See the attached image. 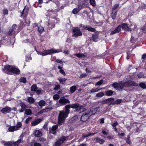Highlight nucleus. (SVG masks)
I'll return each instance as SVG.
<instances>
[{
	"label": "nucleus",
	"mask_w": 146,
	"mask_h": 146,
	"mask_svg": "<svg viewBox=\"0 0 146 146\" xmlns=\"http://www.w3.org/2000/svg\"><path fill=\"white\" fill-rule=\"evenodd\" d=\"M82 107V106L80 105L78 103L66 105L64 109H65V111L62 110L59 111L58 119V124L60 125L64 124L66 118L68 117L70 113V108L75 109L76 111H79Z\"/></svg>",
	"instance_id": "1"
},
{
	"label": "nucleus",
	"mask_w": 146,
	"mask_h": 146,
	"mask_svg": "<svg viewBox=\"0 0 146 146\" xmlns=\"http://www.w3.org/2000/svg\"><path fill=\"white\" fill-rule=\"evenodd\" d=\"M112 86L116 90H121L125 86L124 82L121 81L119 83H114L112 84Z\"/></svg>",
	"instance_id": "2"
},
{
	"label": "nucleus",
	"mask_w": 146,
	"mask_h": 146,
	"mask_svg": "<svg viewBox=\"0 0 146 146\" xmlns=\"http://www.w3.org/2000/svg\"><path fill=\"white\" fill-rule=\"evenodd\" d=\"M22 123L20 122H18L16 126H11L8 128V130L10 132H13L14 131L19 130L22 126Z\"/></svg>",
	"instance_id": "3"
},
{
	"label": "nucleus",
	"mask_w": 146,
	"mask_h": 146,
	"mask_svg": "<svg viewBox=\"0 0 146 146\" xmlns=\"http://www.w3.org/2000/svg\"><path fill=\"white\" fill-rule=\"evenodd\" d=\"M68 139V136H63L61 137L55 142L54 144L55 146H60L65 141Z\"/></svg>",
	"instance_id": "4"
},
{
	"label": "nucleus",
	"mask_w": 146,
	"mask_h": 146,
	"mask_svg": "<svg viewBox=\"0 0 146 146\" xmlns=\"http://www.w3.org/2000/svg\"><path fill=\"white\" fill-rule=\"evenodd\" d=\"M80 30V29L77 27L74 28L73 30L74 34L72 36L77 38L78 36H81L82 35V33Z\"/></svg>",
	"instance_id": "5"
},
{
	"label": "nucleus",
	"mask_w": 146,
	"mask_h": 146,
	"mask_svg": "<svg viewBox=\"0 0 146 146\" xmlns=\"http://www.w3.org/2000/svg\"><path fill=\"white\" fill-rule=\"evenodd\" d=\"M100 111V107H98L96 108H94L91 109L88 112L89 113V115L91 116L95 114L98 113Z\"/></svg>",
	"instance_id": "6"
},
{
	"label": "nucleus",
	"mask_w": 146,
	"mask_h": 146,
	"mask_svg": "<svg viewBox=\"0 0 146 146\" xmlns=\"http://www.w3.org/2000/svg\"><path fill=\"white\" fill-rule=\"evenodd\" d=\"M54 19L53 20H52L51 21H49L47 25V29L50 30V29H52V28H54L55 26V24L59 22L58 20L57 22H55Z\"/></svg>",
	"instance_id": "7"
},
{
	"label": "nucleus",
	"mask_w": 146,
	"mask_h": 146,
	"mask_svg": "<svg viewBox=\"0 0 146 146\" xmlns=\"http://www.w3.org/2000/svg\"><path fill=\"white\" fill-rule=\"evenodd\" d=\"M59 103L61 104V106H63L67 104H69L70 101L68 100L65 98L64 97L62 96L59 100Z\"/></svg>",
	"instance_id": "8"
},
{
	"label": "nucleus",
	"mask_w": 146,
	"mask_h": 146,
	"mask_svg": "<svg viewBox=\"0 0 146 146\" xmlns=\"http://www.w3.org/2000/svg\"><path fill=\"white\" fill-rule=\"evenodd\" d=\"M124 85L125 87L137 86L138 84L133 81L128 80L124 82Z\"/></svg>",
	"instance_id": "9"
},
{
	"label": "nucleus",
	"mask_w": 146,
	"mask_h": 146,
	"mask_svg": "<svg viewBox=\"0 0 146 146\" xmlns=\"http://www.w3.org/2000/svg\"><path fill=\"white\" fill-rule=\"evenodd\" d=\"M115 99L113 98H111L102 101V103L103 104H107L109 105L111 104L113 105V101Z\"/></svg>",
	"instance_id": "10"
},
{
	"label": "nucleus",
	"mask_w": 146,
	"mask_h": 146,
	"mask_svg": "<svg viewBox=\"0 0 146 146\" xmlns=\"http://www.w3.org/2000/svg\"><path fill=\"white\" fill-rule=\"evenodd\" d=\"M61 51H58V50L54 49L48 50H44L43 52V56H45L46 55L52 53H55Z\"/></svg>",
	"instance_id": "11"
},
{
	"label": "nucleus",
	"mask_w": 146,
	"mask_h": 146,
	"mask_svg": "<svg viewBox=\"0 0 146 146\" xmlns=\"http://www.w3.org/2000/svg\"><path fill=\"white\" fill-rule=\"evenodd\" d=\"M90 116H91L89 115V113L87 112L82 115L81 120L82 121L85 122L89 119Z\"/></svg>",
	"instance_id": "12"
},
{
	"label": "nucleus",
	"mask_w": 146,
	"mask_h": 146,
	"mask_svg": "<svg viewBox=\"0 0 146 146\" xmlns=\"http://www.w3.org/2000/svg\"><path fill=\"white\" fill-rule=\"evenodd\" d=\"M12 110V109L8 106H6L5 107L3 108L1 110V112L4 113L6 114L9 113L11 112Z\"/></svg>",
	"instance_id": "13"
},
{
	"label": "nucleus",
	"mask_w": 146,
	"mask_h": 146,
	"mask_svg": "<svg viewBox=\"0 0 146 146\" xmlns=\"http://www.w3.org/2000/svg\"><path fill=\"white\" fill-rule=\"evenodd\" d=\"M58 128V125H56L52 126L51 129H49L50 133L56 135V130Z\"/></svg>",
	"instance_id": "14"
},
{
	"label": "nucleus",
	"mask_w": 146,
	"mask_h": 146,
	"mask_svg": "<svg viewBox=\"0 0 146 146\" xmlns=\"http://www.w3.org/2000/svg\"><path fill=\"white\" fill-rule=\"evenodd\" d=\"M1 143L3 144L4 146H15L13 141H2Z\"/></svg>",
	"instance_id": "15"
},
{
	"label": "nucleus",
	"mask_w": 146,
	"mask_h": 146,
	"mask_svg": "<svg viewBox=\"0 0 146 146\" xmlns=\"http://www.w3.org/2000/svg\"><path fill=\"white\" fill-rule=\"evenodd\" d=\"M12 66L7 65L4 66V68L2 69L3 71L5 72H7V71L11 72V71Z\"/></svg>",
	"instance_id": "16"
},
{
	"label": "nucleus",
	"mask_w": 146,
	"mask_h": 146,
	"mask_svg": "<svg viewBox=\"0 0 146 146\" xmlns=\"http://www.w3.org/2000/svg\"><path fill=\"white\" fill-rule=\"evenodd\" d=\"M17 26L16 24H13L11 27V28L8 31H7V33L9 35H11L14 32L15 30L17 27Z\"/></svg>",
	"instance_id": "17"
},
{
	"label": "nucleus",
	"mask_w": 146,
	"mask_h": 146,
	"mask_svg": "<svg viewBox=\"0 0 146 146\" xmlns=\"http://www.w3.org/2000/svg\"><path fill=\"white\" fill-rule=\"evenodd\" d=\"M42 120V119L40 118L36 119L31 122V125L32 126H35L40 123Z\"/></svg>",
	"instance_id": "18"
},
{
	"label": "nucleus",
	"mask_w": 146,
	"mask_h": 146,
	"mask_svg": "<svg viewBox=\"0 0 146 146\" xmlns=\"http://www.w3.org/2000/svg\"><path fill=\"white\" fill-rule=\"evenodd\" d=\"M121 27L120 25H119L113 31H112L110 33V35H112L115 33H119L121 30Z\"/></svg>",
	"instance_id": "19"
},
{
	"label": "nucleus",
	"mask_w": 146,
	"mask_h": 146,
	"mask_svg": "<svg viewBox=\"0 0 146 146\" xmlns=\"http://www.w3.org/2000/svg\"><path fill=\"white\" fill-rule=\"evenodd\" d=\"M93 40L96 42L98 41V32H95L92 35Z\"/></svg>",
	"instance_id": "20"
},
{
	"label": "nucleus",
	"mask_w": 146,
	"mask_h": 146,
	"mask_svg": "<svg viewBox=\"0 0 146 146\" xmlns=\"http://www.w3.org/2000/svg\"><path fill=\"white\" fill-rule=\"evenodd\" d=\"M96 132L91 133L90 132L88 133L87 134H86L84 133H83L82 135V137L83 138H86L88 137H90L94 135L96 133Z\"/></svg>",
	"instance_id": "21"
},
{
	"label": "nucleus",
	"mask_w": 146,
	"mask_h": 146,
	"mask_svg": "<svg viewBox=\"0 0 146 146\" xmlns=\"http://www.w3.org/2000/svg\"><path fill=\"white\" fill-rule=\"evenodd\" d=\"M34 134L35 136L38 137H41L42 135L41 132L38 130H35L34 132Z\"/></svg>",
	"instance_id": "22"
},
{
	"label": "nucleus",
	"mask_w": 146,
	"mask_h": 146,
	"mask_svg": "<svg viewBox=\"0 0 146 146\" xmlns=\"http://www.w3.org/2000/svg\"><path fill=\"white\" fill-rule=\"evenodd\" d=\"M121 27L122 29L125 31H130V29L129 28L128 25L126 23H123L121 25Z\"/></svg>",
	"instance_id": "23"
},
{
	"label": "nucleus",
	"mask_w": 146,
	"mask_h": 146,
	"mask_svg": "<svg viewBox=\"0 0 146 146\" xmlns=\"http://www.w3.org/2000/svg\"><path fill=\"white\" fill-rule=\"evenodd\" d=\"M82 6L81 5H79L78 7L74 8L72 11V13L74 14H77L82 9Z\"/></svg>",
	"instance_id": "24"
},
{
	"label": "nucleus",
	"mask_w": 146,
	"mask_h": 146,
	"mask_svg": "<svg viewBox=\"0 0 146 146\" xmlns=\"http://www.w3.org/2000/svg\"><path fill=\"white\" fill-rule=\"evenodd\" d=\"M11 72L16 74H19L20 70L19 69L15 67V66H13Z\"/></svg>",
	"instance_id": "25"
},
{
	"label": "nucleus",
	"mask_w": 146,
	"mask_h": 146,
	"mask_svg": "<svg viewBox=\"0 0 146 146\" xmlns=\"http://www.w3.org/2000/svg\"><path fill=\"white\" fill-rule=\"evenodd\" d=\"M52 109V108L51 107L47 108L46 107L45 109H43L41 110L39 112V113H43L46 112L50 111Z\"/></svg>",
	"instance_id": "26"
},
{
	"label": "nucleus",
	"mask_w": 146,
	"mask_h": 146,
	"mask_svg": "<svg viewBox=\"0 0 146 146\" xmlns=\"http://www.w3.org/2000/svg\"><path fill=\"white\" fill-rule=\"evenodd\" d=\"M25 20V26H29L30 23V19L27 17H25L24 18Z\"/></svg>",
	"instance_id": "27"
},
{
	"label": "nucleus",
	"mask_w": 146,
	"mask_h": 146,
	"mask_svg": "<svg viewBox=\"0 0 146 146\" xmlns=\"http://www.w3.org/2000/svg\"><path fill=\"white\" fill-rule=\"evenodd\" d=\"M94 140L96 142L100 144H102L105 142V141L104 140L97 138H94Z\"/></svg>",
	"instance_id": "28"
},
{
	"label": "nucleus",
	"mask_w": 146,
	"mask_h": 146,
	"mask_svg": "<svg viewBox=\"0 0 146 146\" xmlns=\"http://www.w3.org/2000/svg\"><path fill=\"white\" fill-rule=\"evenodd\" d=\"M28 8H26L25 7L21 12V16L23 15H25V16L27 15L28 13Z\"/></svg>",
	"instance_id": "29"
},
{
	"label": "nucleus",
	"mask_w": 146,
	"mask_h": 146,
	"mask_svg": "<svg viewBox=\"0 0 146 146\" xmlns=\"http://www.w3.org/2000/svg\"><path fill=\"white\" fill-rule=\"evenodd\" d=\"M19 105L21 108L24 109L25 110L27 108V106L26 105L25 103L22 102L21 101H20Z\"/></svg>",
	"instance_id": "30"
},
{
	"label": "nucleus",
	"mask_w": 146,
	"mask_h": 146,
	"mask_svg": "<svg viewBox=\"0 0 146 146\" xmlns=\"http://www.w3.org/2000/svg\"><path fill=\"white\" fill-rule=\"evenodd\" d=\"M38 105L40 107H43L46 105V102L44 100H40L38 102Z\"/></svg>",
	"instance_id": "31"
},
{
	"label": "nucleus",
	"mask_w": 146,
	"mask_h": 146,
	"mask_svg": "<svg viewBox=\"0 0 146 146\" xmlns=\"http://www.w3.org/2000/svg\"><path fill=\"white\" fill-rule=\"evenodd\" d=\"M117 14V11H112L111 17L113 19H115L116 17Z\"/></svg>",
	"instance_id": "32"
},
{
	"label": "nucleus",
	"mask_w": 146,
	"mask_h": 146,
	"mask_svg": "<svg viewBox=\"0 0 146 146\" xmlns=\"http://www.w3.org/2000/svg\"><path fill=\"white\" fill-rule=\"evenodd\" d=\"M35 99L32 97H29L27 98L28 102L29 103H33L35 102Z\"/></svg>",
	"instance_id": "33"
},
{
	"label": "nucleus",
	"mask_w": 146,
	"mask_h": 146,
	"mask_svg": "<svg viewBox=\"0 0 146 146\" xmlns=\"http://www.w3.org/2000/svg\"><path fill=\"white\" fill-rule=\"evenodd\" d=\"M78 118L77 115H76L70 119V122L73 123L76 121Z\"/></svg>",
	"instance_id": "34"
},
{
	"label": "nucleus",
	"mask_w": 146,
	"mask_h": 146,
	"mask_svg": "<svg viewBox=\"0 0 146 146\" xmlns=\"http://www.w3.org/2000/svg\"><path fill=\"white\" fill-rule=\"evenodd\" d=\"M37 87L36 84H33L31 87V90L32 91L35 92L37 89Z\"/></svg>",
	"instance_id": "35"
},
{
	"label": "nucleus",
	"mask_w": 146,
	"mask_h": 146,
	"mask_svg": "<svg viewBox=\"0 0 146 146\" xmlns=\"http://www.w3.org/2000/svg\"><path fill=\"white\" fill-rule=\"evenodd\" d=\"M76 86H73L70 88V92L72 93L74 92L76 89Z\"/></svg>",
	"instance_id": "36"
},
{
	"label": "nucleus",
	"mask_w": 146,
	"mask_h": 146,
	"mask_svg": "<svg viewBox=\"0 0 146 146\" xmlns=\"http://www.w3.org/2000/svg\"><path fill=\"white\" fill-rule=\"evenodd\" d=\"M130 135H128L127 137L125 138V139L126 140V142L127 143H128L129 144H130L131 143V141L130 139Z\"/></svg>",
	"instance_id": "37"
},
{
	"label": "nucleus",
	"mask_w": 146,
	"mask_h": 146,
	"mask_svg": "<svg viewBox=\"0 0 146 146\" xmlns=\"http://www.w3.org/2000/svg\"><path fill=\"white\" fill-rule=\"evenodd\" d=\"M58 79L59 81L62 84H63L64 82L67 80V79L66 78H58Z\"/></svg>",
	"instance_id": "38"
},
{
	"label": "nucleus",
	"mask_w": 146,
	"mask_h": 146,
	"mask_svg": "<svg viewBox=\"0 0 146 146\" xmlns=\"http://www.w3.org/2000/svg\"><path fill=\"white\" fill-rule=\"evenodd\" d=\"M88 0H79V3L80 5H83L86 4L88 3Z\"/></svg>",
	"instance_id": "39"
},
{
	"label": "nucleus",
	"mask_w": 146,
	"mask_h": 146,
	"mask_svg": "<svg viewBox=\"0 0 146 146\" xmlns=\"http://www.w3.org/2000/svg\"><path fill=\"white\" fill-rule=\"evenodd\" d=\"M75 55L79 58H84L85 56V55L84 54L81 53L76 54Z\"/></svg>",
	"instance_id": "40"
},
{
	"label": "nucleus",
	"mask_w": 146,
	"mask_h": 146,
	"mask_svg": "<svg viewBox=\"0 0 146 146\" xmlns=\"http://www.w3.org/2000/svg\"><path fill=\"white\" fill-rule=\"evenodd\" d=\"M122 100L121 99H117L115 101H113V105L118 104H120L122 102Z\"/></svg>",
	"instance_id": "41"
},
{
	"label": "nucleus",
	"mask_w": 146,
	"mask_h": 146,
	"mask_svg": "<svg viewBox=\"0 0 146 146\" xmlns=\"http://www.w3.org/2000/svg\"><path fill=\"white\" fill-rule=\"evenodd\" d=\"M38 31L40 33H42L44 31V28L40 26H38Z\"/></svg>",
	"instance_id": "42"
},
{
	"label": "nucleus",
	"mask_w": 146,
	"mask_h": 146,
	"mask_svg": "<svg viewBox=\"0 0 146 146\" xmlns=\"http://www.w3.org/2000/svg\"><path fill=\"white\" fill-rule=\"evenodd\" d=\"M25 113L26 115H31L32 114L31 111L30 109H27L25 110Z\"/></svg>",
	"instance_id": "43"
},
{
	"label": "nucleus",
	"mask_w": 146,
	"mask_h": 146,
	"mask_svg": "<svg viewBox=\"0 0 146 146\" xmlns=\"http://www.w3.org/2000/svg\"><path fill=\"white\" fill-rule=\"evenodd\" d=\"M106 95L107 96H111L112 95L113 92L111 90H109L106 92Z\"/></svg>",
	"instance_id": "44"
},
{
	"label": "nucleus",
	"mask_w": 146,
	"mask_h": 146,
	"mask_svg": "<svg viewBox=\"0 0 146 146\" xmlns=\"http://www.w3.org/2000/svg\"><path fill=\"white\" fill-rule=\"evenodd\" d=\"M119 6V4H116L114 5L112 8V11H115V9L118 7Z\"/></svg>",
	"instance_id": "45"
},
{
	"label": "nucleus",
	"mask_w": 146,
	"mask_h": 146,
	"mask_svg": "<svg viewBox=\"0 0 146 146\" xmlns=\"http://www.w3.org/2000/svg\"><path fill=\"white\" fill-rule=\"evenodd\" d=\"M140 87L143 89H145L146 88V85L144 83H140L139 84Z\"/></svg>",
	"instance_id": "46"
},
{
	"label": "nucleus",
	"mask_w": 146,
	"mask_h": 146,
	"mask_svg": "<svg viewBox=\"0 0 146 146\" xmlns=\"http://www.w3.org/2000/svg\"><path fill=\"white\" fill-rule=\"evenodd\" d=\"M21 139H19L15 142L14 141V143L15 146H18V145L21 142Z\"/></svg>",
	"instance_id": "47"
},
{
	"label": "nucleus",
	"mask_w": 146,
	"mask_h": 146,
	"mask_svg": "<svg viewBox=\"0 0 146 146\" xmlns=\"http://www.w3.org/2000/svg\"><path fill=\"white\" fill-rule=\"evenodd\" d=\"M104 95V94L103 92H101L98 93L97 94L96 96L98 97H101L103 96Z\"/></svg>",
	"instance_id": "48"
},
{
	"label": "nucleus",
	"mask_w": 146,
	"mask_h": 146,
	"mask_svg": "<svg viewBox=\"0 0 146 146\" xmlns=\"http://www.w3.org/2000/svg\"><path fill=\"white\" fill-rule=\"evenodd\" d=\"M88 27L89 26H85L82 24H81L80 27V28H82L83 29L87 30L88 29Z\"/></svg>",
	"instance_id": "49"
},
{
	"label": "nucleus",
	"mask_w": 146,
	"mask_h": 146,
	"mask_svg": "<svg viewBox=\"0 0 146 146\" xmlns=\"http://www.w3.org/2000/svg\"><path fill=\"white\" fill-rule=\"evenodd\" d=\"M90 3L91 5L93 6H94L96 5V3L95 0H90Z\"/></svg>",
	"instance_id": "50"
},
{
	"label": "nucleus",
	"mask_w": 146,
	"mask_h": 146,
	"mask_svg": "<svg viewBox=\"0 0 146 146\" xmlns=\"http://www.w3.org/2000/svg\"><path fill=\"white\" fill-rule=\"evenodd\" d=\"M103 80H101L97 82L95 84V86L100 85L103 83Z\"/></svg>",
	"instance_id": "51"
},
{
	"label": "nucleus",
	"mask_w": 146,
	"mask_h": 146,
	"mask_svg": "<svg viewBox=\"0 0 146 146\" xmlns=\"http://www.w3.org/2000/svg\"><path fill=\"white\" fill-rule=\"evenodd\" d=\"M20 80L21 82H23L24 83H25L26 82V79L24 77L21 78Z\"/></svg>",
	"instance_id": "52"
},
{
	"label": "nucleus",
	"mask_w": 146,
	"mask_h": 146,
	"mask_svg": "<svg viewBox=\"0 0 146 146\" xmlns=\"http://www.w3.org/2000/svg\"><path fill=\"white\" fill-rule=\"evenodd\" d=\"M87 30H88L89 31L92 32H94L95 31V29L94 28L90 27L89 26L88 29Z\"/></svg>",
	"instance_id": "53"
},
{
	"label": "nucleus",
	"mask_w": 146,
	"mask_h": 146,
	"mask_svg": "<svg viewBox=\"0 0 146 146\" xmlns=\"http://www.w3.org/2000/svg\"><path fill=\"white\" fill-rule=\"evenodd\" d=\"M53 98L54 100L58 99L59 98V96L58 94L54 95L53 96Z\"/></svg>",
	"instance_id": "54"
},
{
	"label": "nucleus",
	"mask_w": 146,
	"mask_h": 146,
	"mask_svg": "<svg viewBox=\"0 0 146 146\" xmlns=\"http://www.w3.org/2000/svg\"><path fill=\"white\" fill-rule=\"evenodd\" d=\"M3 13L5 15H7L8 13V11L7 9L4 8L3 10Z\"/></svg>",
	"instance_id": "55"
},
{
	"label": "nucleus",
	"mask_w": 146,
	"mask_h": 146,
	"mask_svg": "<svg viewBox=\"0 0 146 146\" xmlns=\"http://www.w3.org/2000/svg\"><path fill=\"white\" fill-rule=\"evenodd\" d=\"M118 125V123L117 121H115L112 124L113 127H116V126Z\"/></svg>",
	"instance_id": "56"
},
{
	"label": "nucleus",
	"mask_w": 146,
	"mask_h": 146,
	"mask_svg": "<svg viewBox=\"0 0 146 146\" xmlns=\"http://www.w3.org/2000/svg\"><path fill=\"white\" fill-rule=\"evenodd\" d=\"M32 119V117H29L25 121V123H28L29 121H30Z\"/></svg>",
	"instance_id": "57"
},
{
	"label": "nucleus",
	"mask_w": 146,
	"mask_h": 146,
	"mask_svg": "<svg viewBox=\"0 0 146 146\" xmlns=\"http://www.w3.org/2000/svg\"><path fill=\"white\" fill-rule=\"evenodd\" d=\"M55 62L61 64H62V61L61 60L56 59L55 60Z\"/></svg>",
	"instance_id": "58"
},
{
	"label": "nucleus",
	"mask_w": 146,
	"mask_h": 146,
	"mask_svg": "<svg viewBox=\"0 0 146 146\" xmlns=\"http://www.w3.org/2000/svg\"><path fill=\"white\" fill-rule=\"evenodd\" d=\"M60 85H57L54 88V90H57L60 88Z\"/></svg>",
	"instance_id": "59"
},
{
	"label": "nucleus",
	"mask_w": 146,
	"mask_h": 146,
	"mask_svg": "<svg viewBox=\"0 0 146 146\" xmlns=\"http://www.w3.org/2000/svg\"><path fill=\"white\" fill-rule=\"evenodd\" d=\"M87 76V74H82L80 75V78H82L84 77Z\"/></svg>",
	"instance_id": "60"
},
{
	"label": "nucleus",
	"mask_w": 146,
	"mask_h": 146,
	"mask_svg": "<svg viewBox=\"0 0 146 146\" xmlns=\"http://www.w3.org/2000/svg\"><path fill=\"white\" fill-rule=\"evenodd\" d=\"M137 76L139 78L143 77L144 76V75L142 73H140L139 74H138Z\"/></svg>",
	"instance_id": "61"
},
{
	"label": "nucleus",
	"mask_w": 146,
	"mask_h": 146,
	"mask_svg": "<svg viewBox=\"0 0 146 146\" xmlns=\"http://www.w3.org/2000/svg\"><path fill=\"white\" fill-rule=\"evenodd\" d=\"M59 72L60 73L62 74L63 75H64V76L66 75V74L64 72V70L62 69V70H59Z\"/></svg>",
	"instance_id": "62"
},
{
	"label": "nucleus",
	"mask_w": 146,
	"mask_h": 146,
	"mask_svg": "<svg viewBox=\"0 0 146 146\" xmlns=\"http://www.w3.org/2000/svg\"><path fill=\"white\" fill-rule=\"evenodd\" d=\"M39 140L41 142H43L46 141V139L43 137H40L39 138Z\"/></svg>",
	"instance_id": "63"
},
{
	"label": "nucleus",
	"mask_w": 146,
	"mask_h": 146,
	"mask_svg": "<svg viewBox=\"0 0 146 146\" xmlns=\"http://www.w3.org/2000/svg\"><path fill=\"white\" fill-rule=\"evenodd\" d=\"M34 146H41V145L39 143H34Z\"/></svg>",
	"instance_id": "64"
}]
</instances>
